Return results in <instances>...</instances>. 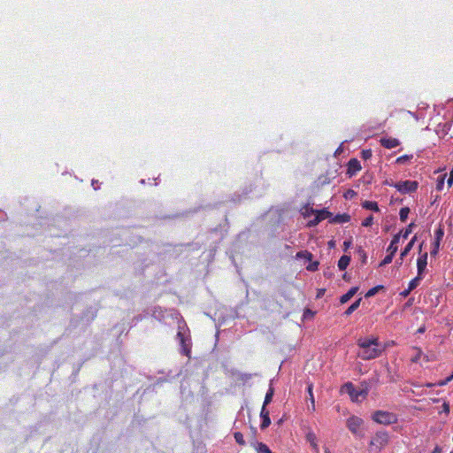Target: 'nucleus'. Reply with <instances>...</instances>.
I'll return each mask as SVG.
<instances>
[{
	"mask_svg": "<svg viewBox=\"0 0 453 453\" xmlns=\"http://www.w3.org/2000/svg\"><path fill=\"white\" fill-rule=\"evenodd\" d=\"M362 301V298H358L345 311L344 315L349 316L352 314L360 305V303Z\"/></svg>",
	"mask_w": 453,
	"mask_h": 453,
	"instance_id": "nucleus-21",
	"label": "nucleus"
},
{
	"mask_svg": "<svg viewBox=\"0 0 453 453\" xmlns=\"http://www.w3.org/2000/svg\"><path fill=\"white\" fill-rule=\"evenodd\" d=\"M418 331V333H423V332L425 331V328H424V327H421V328H419Z\"/></svg>",
	"mask_w": 453,
	"mask_h": 453,
	"instance_id": "nucleus-46",
	"label": "nucleus"
},
{
	"mask_svg": "<svg viewBox=\"0 0 453 453\" xmlns=\"http://www.w3.org/2000/svg\"><path fill=\"white\" fill-rule=\"evenodd\" d=\"M361 170L360 162L357 158H351L348 163V173L352 176Z\"/></svg>",
	"mask_w": 453,
	"mask_h": 453,
	"instance_id": "nucleus-10",
	"label": "nucleus"
},
{
	"mask_svg": "<svg viewBox=\"0 0 453 453\" xmlns=\"http://www.w3.org/2000/svg\"><path fill=\"white\" fill-rule=\"evenodd\" d=\"M357 346L360 350L357 356L363 360H370L380 356L381 349H380V342L377 337L359 339Z\"/></svg>",
	"mask_w": 453,
	"mask_h": 453,
	"instance_id": "nucleus-1",
	"label": "nucleus"
},
{
	"mask_svg": "<svg viewBox=\"0 0 453 453\" xmlns=\"http://www.w3.org/2000/svg\"><path fill=\"white\" fill-rule=\"evenodd\" d=\"M409 213H410V208L409 207H403V208H401L400 211H399L400 220L402 222H405L407 218H408Z\"/></svg>",
	"mask_w": 453,
	"mask_h": 453,
	"instance_id": "nucleus-23",
	"label": "nucleus"
},
{
	"mask_svg": "<svg viewBox=\"0 0 453 453\" xmlns=\"http://www.w3.org/2000/svg\"><path fill=\"white\" fill-rule=\"evenodd\" d=\"M306 440L310 443V445L312 448V449L316 453H319V448L318 441H317V436H316V434L312 431H310V432L307 433Z\"/></svg>",
	"mask_w": 453,
	"mask_h": 453,
	"instance_id": "nucleus-13",
	"label": "nucleus"
},
{
	"mask_svg": "<svg viewBox=\"0 0 453 453\" xmlns=\"http://www.w3.org/2000/svg\"><path fill=\"white\" fill-rule=\"evenodd\" d=\"M254 447L257 450V453H273L268 446L263 442H256Z\"/></svg>",
	"mask_w": 453,
	"mask_h": 453,
	"instance_id": "nucleus-20",
	"label": "nucleus"
},
{
	"mask_svg": "<svg viewBox=\"0 0 453 453\" xmlns=\"http://www.w3.org/2000/svg\"><path fill=\"white\" fill-rule=\"evenodd\" d=\"M342 388L349 395L353 402H357L359 396L365 398L367 395L365 390H357L351 382H347L343 385Z\"/></svg>",
	"mask_w": 453,
	"mask_h": 453,
	"instance_id": "nucleus-6",
	"label": "nucleus"
},
{
	"mask_svg": "<svg viewBox=\"0 0 453 453\" xmlns=\"http://www.w3.org/2000/svg\"><path fill=\"white\" fill-rule=\"evenodd\" d=\"M427 265V253L421 254L417 260L418 274L422 276Z\"/></svg>",
	"mask_w": 453,
	"mask_h": 453,
	"instance_id": "nucleus-11",
	"label": "nucleus"
},
{
	"mask_svg": "<svg viewBox=\"0 0 453 453\" xmlns=\"http://www.w3.org/2000/svg\"><path fill=\"white\" fill-rule=\"evenodd\" d=\"M443 236H444V229L441 226H440L435 230V233H434L433 250L430 252L432 256H435L438 253L439 248H440V243H441V241L442 240Z\"/></svg>",
	"mask_w": 453,
	"mask_h": 453,
	"instance_id": "nucleus-8",
	"label": "nucleus"
},
{
	"mask_svg": "<svg viewBox=\"0 0 453 453\" xmlns=\"http://www.w3.org/2000/svg\"><path fill=\"white\" fill-rule=\"evenodd\" d=\"M372 419L380 425L389 426L398 421L396 414L387 411H375L372 415Z\"/></svg>",
	"mask_w": 453,
	"mask_h": 453,
	"instance_id": "nucleus-4",
	"label": "nucleus"
},
{
	"mask_svg": "<svg viewBox=\"0 0 453 453\" xmlns=\"http://www.w3.org/2000/svg\"><path fill=\"white\" fill-rule=\"evenodd\" d=\"M445 177H446V174H444L442 176H440L438 178L437 184H436V189L437 190H439V191L442 190L443 185H444Z\"/></svg>",
	"mask_w": 453,
	"mask_h": 453,
	"instance_id": "nucleus-31",
	"label": "nucleus"
},
{
	"mask_svg": "<svg viewBox=\"0 0 453 453\" xmlns=\"http://www.w3.org/2000/svg\"><path fill=\"white\" fill-rule=\"evenodd\" d=\"M315 223H319L324 219H329L332 216V213L326 210H320L316 211Z\"/></svg>",
	"mask_w": 453,
	"mask_h": 453,
	"instance_id": "nucleus-16",
	"label": "nucleus"
},
{
	"mask_svg": "<svg viewBox=\"0 0 453 453\" xmlns=\"http://www.w3.org/2000/svg\"><path fill=\"white\" fill-rule=\"evenodd\" d=\"M324 293H325V289H319V293H318V295H317V297H320V296H322V295H324Z\"/></svg>",
	"mask_w": 453,
	"mask_h": 453,
	"instance_id": "nucleus-42",
	"label": "nucleus"
},
{
	"mask_svg": "<svg viewBox=\"0 0 453 453\" xmlns=\"http://www.w3.org/2000/svg\"><path fill=\"white\" fill-rule=\"evenodd\" d=\"M306 313H307V315H310V313H311V314H312V313H311V311L310 310H306V311H305V312H304V315H305Z\"/></svg>",
	"mask_w": 453,
	"mask_h": 453,
	"instance_id": "nucleus-45",
	"label": "nucleus"
},
{
	"mask_svg": "<svg viewBox=\"0 0 453 453\" xmlns=\"http://www.w3.org/2000/svg\"><path fill=\"white\" fill-rule=\"evenodd\" d=\"M234 437L235 439V441L239 444V445H244L245 444V441H244V438H243V434L241 433V432H235L234 434Z\"/></svg>",
	"mask_w": 453,
	"mask_h": 453,
	"instance_id": "nucleus-27",
	"label": "nucleus"
},
{
	"mask_svg": "<svg viewBox=\"0 0 453 453\" xmlns=\"http://www.w3.org/2000/svg\"><path fill=\"white\" fill-rule=\"evenodd\" d=\"M432 453H441V448L439 447V446H436L434 450L432 451Z\"/></svg>",
	"mask_w": 453,
	"mask_h": 453,
	"instance_id": "nucleus-41",
	"label": "nucleus"
},
{
	"mask_svg": "<svg viewBox=\"0 0 453 453\" xmlns=\"http://www.w3.org/2000/svg\"><path fill=\"white\" fill-rule=\"evenodd\" d=\"M312 388H313V385L311 383L309 384L308 388H307V391H308V394H309V396H310V400H311V409H312V411H314L315 410V401H314Z\"/></svg>",
	"mask_w": 453,
	"mask_h": 453,
	"instance_id": "nucleus-25",
	"label": "nucleus"
},
{
	"mask_svg": "<svg viewBox=\"0 0 453 453\" xmlns=\"http://www.w3.org/2000/svg\"><path fill=\"white\" fill-rule=\"evenodd\" d=\"M326 453H330V452L328 450H326Z\"/></svg>",
	"mask_w": 453,
	"mask_h": 453,
	"instance_id": "nucleus-49",
	"label": "nucleus"
},
{
	"mask_svg": "<svg viewBox=\"0 0 453 453\" xmlns=\"http://www.w3.org/2000/svg\"><path fill=\"white\" fill-rule=\"evenodd\" d=\"M350 262V257L347 255H343L340 257L338 261V267L341 271L345 270Z\"/></svg>",
	"mask_w": 453,
	"mask_h": 453,
	"instance_id": "nucleus-19",
	"label": "nucleus"
},
{
	"mask_svg": "<svg viewBox=\"0 0 453 453\" xmlns=\"http://www.w3.org/2000/svg\"><path fill=\"white\" fill-rule=\"evenodd\" d=\"M260 417L262 418V422L260 425V428L262 430L267 428L271 425V418L269 416V411L266 409V407L262 406Z\"/></svg>",
	"mask_w": 453,
	"mask_h": 453,
	"instance_id": "nucleus-9",
	"label": "nucleus"
},
{
	"mask_svg": "<svg viewBox=\"0 0 453 453\" xmlns=\"http://www.w3.org/2000/svg\"><path fill=\"white\" fill-rule=\"evenodd\" d=\"M297 257H303L306 260L311 261L312 258V254L309 251H300L296 254Z\"/></svg>",
	"mask_w": 453,
	"mask_h": 453,
	"instance_id": "nucleus-30",
	"label": "nucleus"
},
{
	"mask_svg": "<svg viewBox=\"0 0 453 453\" xmlns=\"http://www.w3.org/2000/svg\"><path fill=\"white\" fill-rule=\"evenodd\" d=\"M306 313H307V315H310V313H311V314H312V313H311V311L310 310H306V311H305V312H304V315H305Z\"/></svg>",
	"mask_w": 453,
	"mask_h": 453,
	"instance_id": "nucleus-44",
	"label": "nucleus"
},
{
	"mask_svg": "<svg viewBox=\"0 0 453 453\" xmlns=\"http://www.w3.org/2000/svg\"><path fill=\"white\" fill-rule=\"evenodd\" d=\"M357 287H352L351 288H349L346 294L342 295L340 297V303L343 304L349 302L357 294Z\"/></svg>",
	"mask_w": 453,
	"mask_h": 453,
	"instance_id": "nucleus-15",
	"label": "nucleus"
},
{
	"mask_svg": "<svg viewBox=\"0 0 453 453\" xmlns=\"http://www.w3.org/2000/svg\"><path fill=\"white\" fill-rule=\"evenodd\" d=\"M415 226L414 223H411L408 225V226L406 227L405 231L403 233V238L404 239H407L408 236L410 235V234L411 233L412 231V227Z\"/></svg>",
	"mask_w": 453,
	"mask_h": 453,
	"instance_id": "nucleus-32",
	"label": "nucleus"
},
{
	"mask_svg": "<svg viewBox=\"0 0 453 453\" xmlns=\"http://www.w3.org/2000/svg\"><path fill=\"white\" fill-rule=\"evenodd\" d=\"M401 194H410L415 192L418 188V183L416 180H404L390 184Z\"/></svg>",
	"mask_w": 453,
	"mask_h": 453,
	"instance_id": "nucleus-5",
	"label": "nucleus"
},
{
	"mask_svg": "<svg viewBox=\"0 0 453 453\" xmlns=\"http://www.w3.org/2000/svg\"><path fill=\"white\" fill-rule=\"evenodd\" d=\"M363 424H364V420L357 416H351L346 421L348 429L353 434H356V435L360 434V428L363 426Z\"/></svg>",
	"mask_w": 453,
	"mask_h": 453,
	"instance_id": "nucleus-7",
	"label": "nucleus"
},
{
	"mask_svg": "<svg viewBox=\"0 0 453 453\" xmlns=\"http://www.w3.org/2000/svg\"><path fill=\"white\" fill-rule=\"evenodd\" d=\"M417 240V236L414 235L412 239L409 242V243L404 247V249L401 251L400 258L403 259L405 256L409 254L411 250L412 249L415 242Z\"/></svg>",
	"mask_w": 453,
	"mask_h": 453,
	"instance_id": "nucleus-18",
	"label": "nucleus"
},
{
	"mask_svg": "<svg viewBox=\"0 0 453 453\" xmlns=\"http://www.w3.org/2000/svg\"><path fill=\"white\" fill-rule=\"evenodd\" d=\"M421 279H422V276L418 274L417 277H415L409 282L408 287L410 288V289H411V291L418 287Z\"/></svg>",
	"mask_w": 453,
	"mask_h": 453,
	"instance_id": "nucleus-24",
	"label": "nucleus"
},
{
	"mask_svg": "<svg viewBox=\"0 0 453 453\" xmlns=\"http://www.w3.org/2000/svg\"><path fill=\"white\" fill-rule=\"evenodd\" d=\"M318 266H319V262H314V263L310 264L306 268L308 271L314 272V271L318 270Z\"/></svg>",
	"mask_w": 453,
	"mask_h": 453,
	"instance_id": "nucleus-35",
	"label": "nucleus"
},
{
	"mask_svg": "<svg viewBox=\"0 0 453 453\" xmlns=\"http://www.w3.org/2000/svg\"><path fill=\"white\" fill-rule=\"evenodd\" d=\"M411 289H410V288L408 287L407 289L403 290L402 293H401V296H403V297H406L409 296V294L411 293Z\"/></svg>",
	"mask_w": 453,
	"mask_h": 453,
	"instance_id": "nucleus-40",
	"label": "nucleus"
},
{
	"mask_svg": "<svg viewBox=\"0 0 453 453\" xmlns=\"http://www.w3.org/2000/svg\"><path fill=\"white\" fill-rule=\"evenodd\" d=\"M372 155V154L371 150H363L361 152V157L365 160L371 158Z\"/></svg>",
	"mask_w": 453,
	"mask_h": 453,
	"instance_id": "nucleus-33",
	"label": "nucleus"
},
{
	"mask_svg": "<svg viewBox=\"0 0 453 453\" xmlns=\"http://www.w3.org/2000/svg\"><path fill=\"white\" fill-rule=\"evenodd\" d=\"M453 380V376L450 375V376H448V378H446L445 380H441L437 383L438 386H444L446 384H448L449 381H451Z\"/></svg>",
	"mask_w": 453,
	"mask_h": 453,
	"instance_id": "nucleus-36",
	"label": "nucleus"
},
{
	"mask_svg": "<svg viewBox=\"0 0 453 453\" xmlns=\"http://www.w3.org/2000/svg\"><path fill=\"white\" fill-rule=\"evenodd\" d=\"M177 338L180 341L181 354L189 357L191 354L190 335L186 325H179Z\"/></svg>",
	"mask_w": 453,
	"mask_h": 453,
	"instance_id": "nucleus-2",
	"label": "nucleus"
},
{
	"mask_svg": "<svg viewBox=\"0 0 453 453\" xmlns=\"http://www.w3.org/2000/svg\"><path fill=\"white\" fill-rule=\"evenodd\" d=\"M426 386H427V387H432V386H433V384L428 383Z\"/></svg>",
	"mask_w": 453,
	"mask_h": 453,
	"instance_id": "nucleus-48",
	"label": "nucleus"
},
{
	"mask_svg": "<svg viewBox=\"0 0 453 453\" xmlns=\"http://www.w3.org/2000/svg\"><path fill=\"white\" fill-rule=\"evenodd\" d=\"M273 395V389L270 388L265 396L263 406L266 407V405L272 402Z\"/></svg>",
	"mask_w": 453,
	"mask_h": 453,
	"instance_id": "nucleus-26",
	"label": "nucleus"
},
{
	"mask_svg": "<svg viewBox=\"0 0 453 453\" xmlns=\"http://www.w3.org/2000/svg\"><path fill=\"white\" fill-rule=\"evenodd\" d=\"M395 254L388 252V254L384 257V259L380 262V266L386 265L392 262Z\"/></svg>",
	"mask_w": 453,
	"mask_h": 453,
	"instance_id": "nucleus-28",
	"label": "nucleus"
},
{
	"mask_svg": "<svg viewBox=\"0 0 453 453\" xmlns=\"http://www.w3.org/2000/svg\"><path fill=\"white\" fill-rule=\"evenodd\" d=\"M328 245H329L330 247H334V242L333 241H330V242H328Z\"/></svg>",
	"mask_w": 453,
	"mask_h": 453,
	"instance_id": "nucleus-43",
	"label": "nucleus"
},
{
	"mask_svg": "<svg viewBox=\"0 0 453 453\" xmlns=\"http://www.w3.org/2000/svg\"><path fill=\"white\" fill-rule=\"evenodd\" d=\"M351 245V241H345L343 242V250L346 251Z\"/></svg>",
	"mask_w": 453,
	"mask_h": 453,
	"instance_id": "nucleus-39",
	"label": "nucleus"
},
{
	"mask_svg": "<svg viewBox=\"0 0 453 453\" xmlns=\"http://www.w3.org/2000/svg\"><path fill=\"white\" fill-rule=\"evenodd\" d=\"M381 146H383L386 149H394L397 147L400 142L396 138H381L380 141Z\"/></svg>",
	"mask_w": 453,
	"mask_h": 453,
	"instance_id": "nucleus-12",
	"label": "nucleus"
},
{
	"mask_svg": "<svg viewBox=\"0 0 453 453\" xmlns=\"http://www.w3.org/2000/svg\"><path fill=\"white\" fill-rule=\"evenodd\" d=\"M441 411L447 415L449 413V404L448 403H446V402L443 403Z\"/></svg>",
	"mask_w": 453,
	"mask_h": 453,
	"instance_id": "nucleus-37",
	"label": "nucleus"
},
{
	"mask_svg": "<svg viewBox=\"0 0 453 453\" xmlns=\"http://www.w3.org/2000/svg\"><path fill=\"white\" fill-rule=\"evenodd\" d=\"M349 220H350V216L347 213H342V214H337L336 216H334L330 220V222L342 224V223L349 222Z\"/></svg>",
	"mask_w": 453,
	"mask_h": 453,
	"instance_id": "nucleus-17",
	"label": "nucleus"
},
{
	"mask_svg": "<svg viewBox=\"0 0 453 453\" xmlns=\"http://www.w3.org/2000/svg\"><path fill=\"white\" fill-rule=\"evenodd\" d=\"M348 193H351L352 195L355 194L354 190H349Z\"/></svg>",
	"mask_w": 453,
	"mask_h": 453,
	"instance_id": "nucleus-47",
	"label": "nucleus"
},
{
	"mask_svg": "<svg viewBox=\"0 0 453 453\" xmlns=\"http://www.w3.org/2000/svg\"><path fill=\"white\" fill-rule=\"evenodd\" d=\"M389 442V434L387 431L380 430L372 437L369 447L371 451L379 452Z\"/></svg>",
	"mask_w": 453,
	"mask_h": 453,
	"instance_id": "nucleus-3",
	"label": "nucleus"
},
{
	"mask_svg": "<svg viewBox=\"0 0 453 453\" xmlns=\"http://www.w3.org/2000/svg\"><path fill=\"white\" fill-rule=\"evenodd\" d=\"M401 234H402V233H398L393 236L391 242H390L389 246L388 247V250H387L388 252H390L393 254L396 253V251L398 250V242L400 241Z\"/></svg>",
	"mask_w": 453,
	"mask_h": 453,
	"instance_id": "nucleus-14",
	"label": "nucleus"
},
{
	"mask_svg": "<svg viewBox=\"0 0 453 453\" xmlns=\"http://www.w3.org/2000/svg\"><path fill=\"white\" fill-rule=\"evenodd\" d=\"M410 157L409 156H402V157H399L397 159H396V162L397 163H403L404 162L405 160L409 159Z\"/></svg>",
	"mask_w": 453,
	"mask_h": 453,
	"instance_id": "nucleus-38",
	"label": "nucleus"
},
{
	"mask_svg": "<svg viewBox=\"0 0 453 453\" xmlns=\"http://www.w3.org/2000/svg\"><path fill=\"white\" fill-rule=\"evenodd\" d=\"M363 208L371 210L373 211H379V206L376 202L373 201H365L363 203Z\"/></svg>",
	"mask_w": 453,
	"mask_h": 453,
	"instance_id": "nucleus-22",
	"label": "nucleus"
},
{
	"mask_svg": "<svg viewBox=\"0 0 453 453\" xmlns=\"http://www.w3.org/2000/svg\"><path fill=\"white\" fill-rule=\"evenodd\" d=\"M383 287L382 286H376V287H373L372 288H370L366 294H365V297H371V296H373L375 294L378 293L379 289L380 288H382Z\"/></svg>",
	"mask_w": 453,
	"mask_h": 453,
	"instance_id": "nucleus-29",
	"label": "nucleus"
},
{
	"mask_svg": "<svg viewBox=\"0 0 453 453\" xmlns=\"http://www.w3.org/2000/svg\"><path fill=\"white\" fill-rule=\"evenodd\" d=\"M373 223V217L372 216H369L367 217L366 219H365L362 222V226H372Z\"/></svg>",
	"mask_w": 453,
	"mask_h": 453,
	"instance_id": "nucleus-34",
	"label": "nucleus"
}]
</instances>
